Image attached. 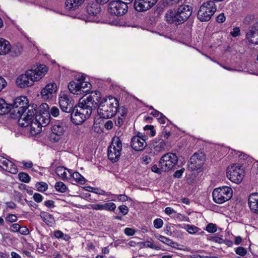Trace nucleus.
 I'll list each match as a JSON object with an SVG mask.
<instances>
[{
	"instance_id": "nucleus-33",
	"label": "nucleus",
	"mask_w": 258,
	"mask_h": 258,
	"mask_svg": "<svg viewBox=\"0 0 258 258\" xmlns=\"http://www.w3.org/2000/svg\"><path fill=\"white\" fill-rule=\"evenodd\" d=\"M71 177H73L77 182L80 184H84L86 182L85 178L78 172H73L72 170Z\"/></svg>"
},
{
	"instance_id": "nucleus-9",
	"label": "nucleus",
	"mask_w": 258,
	"mask_h": 258,
	"mask_svg": "<svg viewBox=\"0 0 258 258\" xmlns=\"http://www.w3.org/2000/svg\"><path fill=\"white\" fill-rule=\"evenodd\" d=\"M226 174L230 181L238 184L242 180L244 172L243 168L240 166L233 164L227 167Z\"/></svg>"
},
{
	"instance_id": "nucleus-46",
	"label": "nucleus",
	"mask_w": 258,
	"mask_h": 258,
	"mask_svg": "<svg viewBox=\"0 0 258 258\" xmlns=\"http://www.w3.org/2000/svg\"><path fill=\"white\" fill-rule=\"evenodd\" d=\"M143 247H150L152 249H156V247L154 243L150 241H146L141 243Z\"/></svg>"
},
{
	"instance_id": "nucleus-56",
	"label": "nucleus",
	"mask_w": 258,
	"mask_h": 258,
	"mask_svg": "<svg viewBox=\"0 0 258 258\" xmlns=\"http://www.w3.org/2000/svg\"><path fill=\"white\" fill-rule=\"evenodd\" d=\"M151 170L153 172L158 174H160L161 172L163 171L161 167L160 166L158 167L157 165H154L152 166L151 167Z\"/></svg>"
},
{
	"instance_id": "nucleus-10",
	"label": "nucleus",
	"mask_w": 258,
	"mask_h": 258,
	"mask_svg": "<svg viewBox=\"0 0 258 258\" xmlns=\"http://www.w3.org/2000/svg\"><path fill=\"white\" fill-rule=\"evenodd\" d=\"M177 162L176 155L172 153H168L161 157L159 161V166L161 167L163 171L167 172L172 169Z\"/></svg>"
},
{
	"instance_id": "nucleus-30",
	"label": "nucleus",
	"mask_w": 258,
	"mask_h": 258,
	"mask_svg": "<svg viewBox=\"0 0 258 258\" xmlns=\"http://www.w3.org/2000/svg\"><path fill=\"white\" fill-rule=\"evenodd\" d=\"M155 238L160 241L161 242H163V243H165L169 246H172V247H175V245L176 244V243L174 242H173L172 240L164 236H162L159 234H155Z\"/></svg>"
},
{
	"instance_id": "nucleus-58",
	"label": "nucleus",
	"mask_w": 258,
	"mask_h": 258,
	"mask_svg": "<svg viewBox=\"0 0 258 258\" xmlns=\"http://www.w3.org/2000/svg\"><path fill=\"white\" fill-rule=\"evenodd\" d=\"M113 123L112 120H109L104 124V127L107 130H110L113 127Z\"/></svg>"
},
{
	"instance_id": "nucleus-54",
	"label": "nucleus",
	"mask_w": 258,
	"mask_h": 258,
	"mask_svg": "<svg viewBox=\"0 0 258 258\" xmlns=\"http://www.w3.org/2000/svg\"><path fill=\"white\" fill-rule=\"evenodd\" d=\"M135 230L133 229L130 228H126L124 230V233L127 236H133L135 233Z\"/></svg>"
},
{
	"instance_id": "nucleus-13",
	"label": "nucleus",
	"mask_w": 258,
	"mask_h": 258,
	"mask_svg": "<svg viewBox=\"0 0 258 258\" xmlns=\"http://www.w3.org/2000/svg\"><path fill=\"white\" fill-rule=\"evenodd\" d=\"M59 106L62 111L70 113L74 109V101L72 98L65 93L60 94L59 97Z\"/></svg>"
},
{
	"instance_id": "nucleus-15",
	"label": "nucleus",
	"mask_w": 258,
	"mask_h": 258,
	"mask_svg": "<svg viewBox=\"0 0 258 258\" xmlns=\"http://www.w3.org/2000/svg\"><path fill=\"white\" fill-rule=\"evenodd\" d=\"M158 0H135L134 8L138 12H144L154 6Z\"/></svg>"
},
{
	"instance_id": "nucleus-11",
	"label": "nucleus",
	"mask_w": 258,
	"mask_h": 258,
	"mask_svg": "<svg viewBox=\"0 0 258 258\" xmlns=\"http://www.w3.org/2000/svg\"><path fill=\"white\" fill-rule=\"evenodd\" d=\"M126 3L120 0L111 1L108 4V11L111 15L119 16L123 15L127 11Z\"/></svg>"
},
{
	"instance_id": "nucleus-3",
	"label": "nucleus",
	"mask_w": 258,
	"mask_h": 258,
	"mask_svg": "<svg viewBox=\"0 0 258 258\" xmlns=\"http://www.w3.org/2000/svg\"><path fill=\"white\" fill-rule=\"evenodd\" d=\"M191 7L187 5L179 6L176 9H169L165 14V21L169 24L176 26L184 23L191 16Z\"/></svg>"
},
{
	"instance_id": "nucleus-55",
	"label": "nucleus",
	"mask_w": 258,
	"mask_h": 258,
	"mask_svg": "<svg viewBox=\"0 0 258 258\" xmlns=\"http://www.w3.org/2000/svg\"><path fill=\"white\" fill-rule=\"evenodd\" d=\"M124 122L123 117L118 116L115 121V124L117 126H121Z\"/></svg>"
},
{
	"instance_id": "nucleus-52",
	"label": "nucleus",
	"mask_w": 258,
	"mask_h": 258,
	"mask_svg": "<svg viewBox=\"0 0 258 258\" xmlns=\"http://www.w3.org/2000/svg\"><path fill=\"white\" fill-rule=\"evenodd\" d=\"M225 20H226V18L225 17L224 13L220 14L216 17V21L219 23H223L225 21Z\"/></svg>"
},
{
	"instance_id": "nucleus-16",
	"label": "nucleus",
	"mask_w": 258,
	"mask_h": 258,
	"mask_svg": "<svg viewBox=\"0 0 258 258\" xmlns=\"http://www.w3.org/2000/svg\"><path fill=\"white\" fill-rule=\"evenodd\" d=\"M57 91V88L55 83H49L42 89L41 95L44 100L51 99L55 95Z\"/></svg>"
},
{
	"instance_id": "nucleus-19",
	"label": "nucleus",
	"mask_w": 258,
	"mask_h": 258,
	"mask_svg": "<svg viewBox=\"0 0 258 258\" xmlns=\"http://www.w3.org/2000/svg\"><path fill=\"white\" fill-rule=\"evenodd\" d=\"M66 130V125L64 122L57 121L54 123L51 127V131L53 134L56 136L57 138L55 139V141H58L60 137L63 136Z\"/></svg>"
},
{
	"instance_id": "nucleus-37",
	"label": "nucleus",
	"mask_w": 258,
	"mask_h": 258,
	"mask_svg": "<svg viewBox=\"0 0 258 258\" xmlns=\"http://www.w3.org/2000/svg\"><path fill=\"white\" fill-rule=\"evenodd\" d=\"M103 210L114 211L116 209V205L112 202L105 203L103 205Z\"/></svg>"
},
{
	"instance_id": "nucleus-31",
	"label": "nucleus",
	"mask_w": 258,
	"mask_h": 258,
	"mask_svg": "<svg viewBox=\"0 0 258 258\" xmlns=\"http://www.w3.org/2000/svg\"><path fill=\"white\" fill-rule=\"evenodd\" d=\"M53 235L57 239H61L67 242L70 241L71 238L69 235L64 234L61 231L58 230L54 231Z\"/></svg>"
},
{
	"instance_id": "nucleus-7",
	"label": "nucleus",
	"mask_w": 258,
	"mask_h": 258,
	"mask_svg": "<svg viewBox=\"0 0 258 258\" xmlns=\"http://www.w3.org/2000/svg\"><path fill=\"white\" fill-rule=\"evenodd\" d=\"M233 190L229 186H223L215 188L212 193L213 201L222 204L229 201L232 197Z\"/></svg>"
},
{
	"instance_id": "nucleus-53",
	"label": "nucleus",
	"mask_w": 258,
	"mask_h": 258,
	"mask_svg": "<svg viewBox=\"0 0 258 258\" xmlns=\"http://www.w3.org/2000/svg\"><path fill=\"white\" fill-rule=\"evenodd\" d=\"M19 232L22 235H27L29 233V229L25 226L20 227Z\"/></svg>"
},
{
	"instance_id": "nucleus-26",
	"label": "nucleus",
	"mask_w": 258,
	"mask_h": 258,
	"mask_svg": "<svg viewBox=\"0 0 258 258\" xmlns=\"http://www.w3.org/2000/svg\"><path fill=\"white\" fill-rule=\"evenodd\" d=\"M33 116L31 119V121L28 124H30V132L33 135H37L41 133L42 131L41 126L33 118Z\"/></svg>"
},
{
	"instance_id": "nucleus-1",
	"label": "nucleus",
	"mask_w": 258,
	"mask_h": 258,
	"mask_svg": "<svg viewBox=\"0 0 258 258\" xmlns=\"http://www.w3.org/2000/svg\"><path fill=\"white\" fill-rule=\"evenodd\" d=\"M101 98L98 91H92L90 94L80 100L78 106H75L71 112L72 122L76 124H81L88 118L98 105Z\"/></svg>"
},
{
	"instance_id": "nucleus-41",
	"label": "nucleus",
	"mask_w": 258,
	"mask_h": 258,
	"mask_svg": "<svg viewBox=\"0 0 258 258\" xmlns=\"http://www.w3.org/2000/svg\"><path fill=\"white\" fill-rule=\"evenodd\" d=\"M153 224L156 228L159 229L163 226V221L161 219L157 218L154 220Z\"/></svg>"
},
{
	"instance_id": "nucleus-38",
	"label": "nucleus",
	"mask_w": 258,
	"mask_h": 258,
	"mask_svg": "<svg viewBox=\"0 0 258 258\" xmlns=\"http://www.w3.org/2000/svg\"><path fill=\"white\" fill-rule=\"evenodd\" d=\"M19 179L24 182L28 183L30 180V176L26 173L21 172L18 175Z\"/></svg>"
},
{
	"instance_id": "nucleus-45",
	"label": "nucleus",
	"mask_w": 258,
	"mask_h": 258,
	"mask_svg": "<svg viewBox=\"0 0 258 258\" xmlns=\"http://www.w3.org/2000/svg\"><path fill=\"white\" fill-rule=\"evenodd\" d=\"M37 249L39 253H43L48 249V246L45 244L41 243L40 245H38Z\"/></svg>"
},
{
	"instance_id": "nucleus-43",
	"label": "nucleus",
	"mask_w": 258,
	"mask_h": 258,
	"mask_svg": "<svg viewBox=\"0 0 258 258\" xmlns=\"http://www.w3.org/2000/svg\"><path fill=\"white\" fill-rule=\"evenodd\" d=\"M235 252L240 256H244L246 254L247 251L244 247H239L235 250Z\"/></svg>"
},
{
	"instance_id": "nucleus-18",
	"label": "nucleus",
	"mask_w": 258,
	"mask_h": 258,
	"mask_svg": "<svg viewBox=\"0 0 258 258\" xmlns=\"http://www.w3.org/2000/svg\"><path fill=\"white\" fill-rule=\"evenodd\" d=\"M0 167L12 174H16L18 172L16 165L2 156H0Z\"/></svg>"
},
{
	"instance_id": "nucleus-20",
	"label": "nucleus",
	"mask_w": 258,
	"mask_h": 258,
	"mask_svg": "<svg viewBox=\"0 0 258 258\" xmlns=\"http://www.w3.org/2000/svg\"><path fill=\"white\" fill-rule=\"evenodd\" d=\"M34 116V119L38 123L42 126H46L50 122L49 113L48 111L45 110L42 112H40L38 114L36 111Z\"/></svg>"
},
{
	"instance_id": "nucleus-21",
	"label": "nucleus",
	"mask_w": 258,
	"mask_h": 258,
	"mask_svg": "<svg viewBox=\"0 0 258 258\" xmlns=\"http://www.w3.org/2000/svg\"><path fill=\"white\" fill-rule=\"evenodd\" d=\"M248 205L251 211L258 214V193L253 192L249 196Z\"/></svg>"
},
{
	"instance_id": "nucleus-5",
	"label": "nucleus",
	"mask_w": 258,
	"mask_h": 258,
	"mask_svg": "<svg viewBox=\"0 0 258 258\" xmlns=\"http://www.w3.org/2000/svg\"><path fill=\"white\" fill-rule=\"evenodd\" d=\"M118 106V101L115 98L109 97L104 98L99 103L98 113L101 118H111L116 113Z\"/></svg>"
},
{
	"instance_id": "nucleus-32",
	"label": "nucleus",
	"mask_w": 258,
	"mask_h": 258,
	"mask_svg": "<svg viewBox=\"0 0 258 258\" xmlns=\"http://www.w3.org/2000/svg\"><path fill=\"white\" fill-rule=\"evenodd\" d=\"M80 88H79L81 95H82L83 93L89 91L91 85L90 83L84 81L83 79H80Z\"/></svg>"
},
{
	"instance_id": "nucleus-35",
	"label": "nucleus",
	"mask_w": 258,
	"mask_h": 258,
	"mask_svg": "<svg viewBox=\"0 0 258 258\" xmlns=\"http://www.w3.org/2000/svg\"><path fill=\"white\" fill-rule=\"evenodd\" d=\"M55 188L57 191L61 193L65 192L67 189V187L66 184L61 181L56 182Z\"/></svg>"
},
{
	"instance_id": "nucleus-34",
	"label": "nucleus",
	"mask_w": 258,
	"mask_h": 258,
	"mask_svg": "<svg viewBox=\"0 0 258 258\" xmlns=\"http://www.w3.org/2000/svg\"><path fill=\"white\" fill-rule=\"evenodd\" d=\"M12 53L14 56H18L22 53L23 51V47L20 44L15 45L12 48L11 47Z\"/></svg>"
},
{
	"instance_id": "nucleus-39",
	"label": "nucleus",
	"mask_w": 258,
	"mask_h": 258,
	"mask_svg": "<svg viewBox=\"0 0 258 258\" xmlns=\"http://www.w3.org/2000/svg\"><path fill=\"white\" fill-rule=\"evenodd\" d=\"M36 186L38 190L41 192L46 191L48 188L47 184L44 182L37 183L36 184Z\"/></svg>"
},
{
	"instance_id": "nucleus-44",
	"label": "nucleus",
	"mask_w": 258,
	"mask_h": 258,
	"mask_svg": "<svg viewBox=\"0 0 258 258\" xmlns=\"http://www.w3.org/2000/svg\"><path fill=\"white\" fill-rule=\"evenodd\" d=\"M17 220H18L17 217L15 215L12 214H9L6 218V220L7 221H8V222H11V223L16 222L17 221Z\"/></svg>"
},
{
	"instance_id": "nucleus-14",
	"label": "nucleus",
	"mask_w": 258,
	"mask_h": 258,
	"mask_svg": "<svg viewBox=\"0 0 258 258\" xmlns=\"http://www.w3.org/2000/svg\"><path fill=\"white\" fill-rule=\"evenodd\" d=\"M148 139L147 136H141L137 135L134 136L131 141V146L132 148L137 151L143 150L147 146L146 140Z\"/></svg>"
},
{
	"instance_id": "nucleus-12",
	"label": "nucleus",
	"mask_w": 258,
	"mask_h": 258,
	"mask_svg": "<svg viewBox=\"0 0 258 258\" xmlns=\"http://www.w3.org/2000/svg\"><path fill=\"white\" fill-rule=\"evenodd\" d=\"M205 161V157L202 152L195 153L188 162V168L191 171L197 170L202 167Z\"/></svg>"
},
{
	"instance_id": "nucleus-47",
	"label": "nucleus",
	"mask_w": 258,
	"mask_h": 258,
	"mask_svg": "<svg viewBox=\"0 0 258 258\" xmlns=\"http://www.w3.org/2000/svg\"><path fill=\"white\" fill-rule=\"evenodd\" d=\"M88 208H91L95 210H103L102 204H90Z\"/></svg>"
},
{
	"instance_id": "nucleus-24",
	"label": "nucleus",
	"mask_w": 258,
	"mask_h": 258,
	"mask_svg": "<svg viewBox=\"0 0 258 258\" xmlns=\"http://www.w3.org/2000/svg\"><path fill=\"white\" fill-rule=\"evenodd\" d=\"M80 79H76L70 82L68 85V88L71 93L74 94L81 95L80 92Z\"/></svg>"
},
{
	"instance_id": "nucleus-57",
	"label": "nucleus",
	"mask_w": 258,
	"mask_h": 258,
	"mask_svg": "<svg viewBox=\"0 0 258 258\" xmlns=\"http://www.w3.org/2000/svg\"><path fill=\"white\" fill-rule=\"evenodd\" d=\"M211 240L219 244L223 243L224 242V239L222 238L217 236L212 237Z\"/></svg>"
},
{
	"instance_id": "nucleus-61",
	"label": "nucleus",
	"mask_w": 258,
	"mask_h": 258,
	"mask_svg": "<svg viewBox=\"0 0 258 258\" xmlns=\"http://www.w3.org/2000/svg\"><path fill=\"white\" fill-rule=\"evenodd\" d=\"M117 199L122 202H124L128 200V197L124 195H119L116 196Z\"/></svg>"
},
{
	"instance_id": "nucleus-25",
	"label": "nucleus",
	"mask_w": 258,
	"mask_h": 258,
	"mask_svg": "<svg viewBox=\"0 0 258 258\" xmlns=\"http://www.w3.org/2000/svg\"><path fill=\"white\" fill-rule=\"evenodd\" d=\"M85 0H67L65 3L66 8L70 11H73L78 8Z\"/></svg>"
},
{
	"instance_id": "nucleus-29",
	"label": "nucleus",
	"mask_w": 258,
	"mask_h": 258,
	"mask_svg": "<svg viewBox=\"0 0 258 258\" xmlns=\"http://www.w3.org/2000/svg\"><path fill=\"white\" fill-rule=\"evenodd\" d=\"M166 146V145L165 141L161 138L155 140L153 144L154 149L157 152L164 151L165 150Z\"/></svg>"
},
{
	"instance_id": "nucleus-36",
	"label": "nucleus",
	"mask_w": 258,
	"mask_h": 258,
	"mask_svg": "<svg viewBox=\"0 0 258 258\" xmlns=\"http://www.w3.org/2000/svg\"><path fill=\"white\" fill-rule=\"evenodd\" d=\"M184 228L189 234H191L196 233L199 230V228L197 227L188 224L185 225Z\"/></svg>"
},
{
	"instance_id": "nucleus-62",
	"label": "nucleus",
	"mask_w": 258,
	"mask_h": 258,
	"mask_svg": "<svg viewBox=\"0 0 258 258\" xmlns=\"http://www.w3.org/2000/svg\"><path fill=\"white\" fill-rule=\"evenodd\" d=\"M21 164L23 165L24 167L27 168H30L33 166V163L31 161L26 162L25 161H23L21 162Z\"/></svg>"
},
{
	"instance_id": "nucleus-48",
	"label": "nucleus",
	"mask_w": 258,
	"mask_h": 258,
	"mask_svg": "<svg viewBox=\"0 0 258 258\" xmlns=\"http://www.w3.org/2000/svg\"><path fill=\"white\" fill-rule=\"evenodd\" d=\"M20 225L18 223L12 224L10 227V230L13 232H18L20 230Z\"/></svg>"
},
{
	"instance_id": "nucleus-4",
	"label": "nucleus",
	"mask_w": 258,
	"mask_h": 258,
	"mask_svg": "<svg viewBox=\"0 0 258 258\" xmlns=\"http://www.w3.org/2000/svg\"><path fill=\"white\" fill-rule=\"evenodd\" d=\"M47 71L46 66L40 64L34 70H28L25 74L19 76L16 80V84L22 88L31 86L34 82L40 80Z\"/></svg>"
},
{
	"instance_id": "nucleus-42",
	"label": "nucleus",
	"mask_w": 258,
	"mask_h": 258,
	"mask_svg": "<svg viewBox=\"0 0 258 258\" xmlns=\"http://www.w3.org/2000/svg\"><path fill=\"white\" fill-rule=\"evenodd\" d=\"M49 116L51 115L53 117H57L58 116L59 113V110L58 108L55 106H53L50 110L49 111Z\"/></svg>"
},
{
	"instance_id": "nucleus-17",
	"label": "nucleus",
	"mask_w": 258,
	"mask_h": 258,
	"mask_svg": "<svg viewBox=\"0 0 258 258\" xmlns=\"http://www.w3.org/2000/svg\"><path fill=\"white\" fill-rule=\"evenodd\" d=\"M246 37L249 42L258 44V21L249 28L246 34Z\"/></svg>"
},
{
	"instance_id": "nucleus-6",
	"label": "nucleus",
	"mask_w": 258,
	"mask_h": 258,
	"mask_svg": "<svg viewBox=\"0 0 258 258\" xmlns=\"http://www.w3.org/2000/svg\"><path fill=\"white\" fill-rule=\"evenodd\" d=\"M217 10V6L213 1H208L203 3L197 13V18L201 22L209 21Z\"/></svg>"
},
{
	"instance_id": "nucleus-40",
	"label": "nucleus",
	"mask_w": 258,
	"mask_h": 258,
	"mask_svg": "<svg viewBox=\"0 0 258 258\" xmlns=\"http://www.w3.org/2000/svg\"><path fill=\"white\" fill-rule=\"evenodd\" d=\"M206 230L208 232L214 233L217 231V226L215 224L210 223L207 226Z\"/></svg>"
},
{
	"instance_id": "nucleus-63",
	"label": "nucleus",
	"mask_w": 258,
	"mask_h": 258,
	"mask_svg": "<svg viewBox=\"0 0 258 258\" xmlns=\"http://www.w3.org/2000/svg\"><path fill=\"white\" fill-rule=\"evenodd\" d=\"M44 204L48 208H51L54 207V202L52 200H48L44 202Z\"/></svg>"
},
{
	"instance_id": "nucleus-2",
	"label": "nucleus",
	"mask_w": 258,
	"mask_h": 258,
	"mask_svg": "<svg viewBox=\"0 0 258 258\" xmlns=\"http://www.w3.org/2000/svg\"><path fill=\"white\" fill-rule=\"evenodd\" d=\"M28 99L25 96H20L15 99L12 105L10 116L12 118L18 119V123L20 126L27 127L34 116L36 109L33 106L28 105Z\"/></svg>"
},
{
	"instance_id": "nucleus-60",
	"label": "nucleus",
	"mask_w": 258,
	"mask_h": 258,
	"mask_svg": "<svg viewBox=\"0 0 258 258\" xmlns=\"http://www.w3.org/2000/svg\"><path fill=\"white\" fill-rule=\"evenodd\" d=\"M171 135V133L169 131H167L165 128H164L162 132V135L161 137L168 139V137Z\"/></svg>"
},
{
	"instance_id": "nucleus-49",
	"label": "nucleus",
	"mask_w": 258,
	"mask_h": 258,
	"mask_svg": "<svg viewBox=\"0 0 258 258\" xmlns=\"http://www.w3.org/2000/svg\"><path fill=\"white\" fill-rule=\"evenodd\" d=\"M33 198L37 203H40L43 200L42 196L38 193H35L33 196Z\"/></svg>"
},
{
	"instance_id": "nucleus-8",
	"label": "nucleus",
	"mask_w": 258,
	"mask_h": 258,
	"mask_svg": "<svg viewBox=\"0 0 258 258\" xmlns=\"http://www.w3.org/2000/svg\"><path fill=\"white\" fill-rule=\"evenodd\" d=\"M122 150V143L118 137H114L108 148V157L112 162L118 161Z\"/></svg>"
},
{
	"instance_id": "nucleus-27",
	"label": "nucleus",
	"mask_w": 258,
	"mask_h": 258,
	"mask_svg": "<svg viewBox=\"0 0 258 258\" xmlns=\"http://www.w3.org/2000/svg\"><path fill=\"white\" fill-rule=\"evenodd\" d=\"M40 216L43 222L49 226H52L55 223L53 217L48 213L42 212L40 213Z\"/></svg>"
},
{
	"instance_id": "nucleus-50",
	"label": "nucleus",
	"mask_w": 258,
	"mask_h": 258,
	"mask_svg": "<svg viewBox=\"0 0 258 258\" xmlns=\"http://www.w3.org/2000/svg\"><path fill=\"white\" fill-rule=\"evenodd\" d=\"M120 212L123 215H126L128 212V208L125 205H121L118 207Z\"/></svg>"
},
{
	"instance_id": "nucleus-28",
	"label": "nucleus",
	"mask_w": 258,
	"mask_h": 258,
	"mask_svg": "<svg viewBox=\"0 0 258 258\" xmlns=\"http://www.w3.org/2000/svg\"><path fill=\"white\" fill-rule=\"evenodd\" d=\"M12 104H8L4 99L0 98V115L10 113Z\"/></svg>"
},
{
	"instance_id": "nucleus-59",
	"label": "nucleus",
	"mask_w": 258,
	"mask_h": 258,
	"mask_svg": "<svg viewBox=\"0 0 258 258\" xmlns=\"http://www.w3.org/2000/svg\"><path fill=\"white\" fill-rule=\"evenodd\" d=\"M165 213L168 215H171L176 213V211L171 207H166L165 209Z\"/></svg>"
},
{
	"instance_id": "nucleus-22",
	"label": "nucleus",
	"mask_w": 258,
	"mask_h": 258,
	"mask_svg": "<svg viewBox=\"0 0 258 258\" xmlns=\"http://www.w3.org/2000/svg\"><path fill=\"white\" fill-rule=\"evenodd\" d=\"M56 174L62 180H68L71 178L72 170L62 166L57 167L55 169Z\"/></svg>"
},
{
	"instance_id": "nucleus-51",
	"label": "nucleus",
	"mask_w": 258,
	"mask_h": 258,
	"mask_svg": "<svg viewBox=\"0 0 258 258\" xmlns=\"http://www.w3.org/2000/svg\"><path fill=\"white\" fill-rule=\"evenodd\" d=\"M240 32V29L238 27H235L233 29L232 31H231L230 34L233 37H235L239 35Z\"/></svg>"
},
{
	"instance_id": "nucleus-64",
	"label": "nucleus",
	"mask_w": 258,
	"mask_h": 258,
	"mask_svg": "<svg viewBox=\"0 0 258 258\" xmlns=\"http://www.w3.org/2000/svg\"><path fill=\"white\" fill-rule=\"evenodd\" d=\"M151 114H152V115L156 117L157 118V119H158V118L161 117L163 114L160 113L159 111H158L157 110L153 109L152 110V111L151 112Z\"/></svg>"
},
{
	"instance_id": "nucleus-23",
	"label": "nucleus",
	"mask_w": 258,
	"mask_h": 258,
	"mask_svg": "<svg viewBox=\"0 0 258 258\" xmlns=\"http://www.w3.org/2000/svg\"><path fill=\"white\" fill-rule=\"evenodd\" d=\"M11 45L9 41L0 38V55H6L10 52Z\"/></svg>"
}]
</instances>
